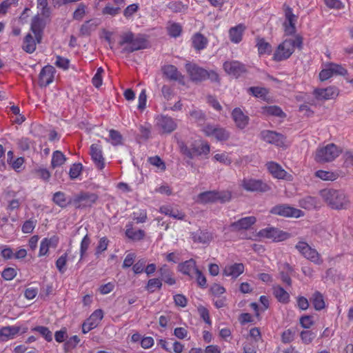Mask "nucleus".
I'll list each match as a JSON object with an SVG mask.
<instances>
[{"label":"nucleus","instance_id":"1","mask_svg":"<svg viewBox=\"0 0 353 353\" xmlns=\"http://www.w3.org/2000/svg\"><path fill=\"white\" fill-rule=\"evenodd\" d=\"M46 22L41 19L38 15L33 17L30 26L31 32L34 34V37L31 33L26 34L23 39L22 48L28 53H32L36 50L37 43L41 41L43 30Z\"/></svg>","mask_w":353,"mask_h":353},{"label":"nucleus","instance_id":"2","mask_svg":"<svg viewBox=\"0 0 353 353\" xmlns=\"http://www.w3.org/2000/svg\"><path fill=\"white\" fill-rule=\"evenodd\" d=\"M320 195L326 204L333 210H346L350 206V201L347 195L341 190L323 189L320 191Z\"/></svg>","mask_w":353,"mask_h":353},{"label":"nucleus","instance_id":"3","mask_svg":"<svg viewBox=\"0 0 353 353\" xmlns=\"http://www.w3.org/2000/svg\"><path fill=\"white\" fill-rule=\"evenodd\" d=\"M180 152L190 159L202 155L207 156L210 151V145L201 139H195L187 143L183 141H177Z\"/></svg>","mask_w":353,"mask_h":353},{"label":"nucleus","instance_id":"4","mask_svg":"<svg viewBox=\"0 0 353 353\" xmlns=\"http://www.w3.org/2000/svg\"><path fill=\"white\" fill-rule=\"evenodd\" d=\"M342 150L334 143H329L316 150L314 159L317 163H327L334 161Z\"/></svg>","mask_w":353,"mask_h":353},{"label":"nucleus","instance_id":"5","mask_svg":"<svg viewBox=\"0 0 353 353\" xmlns=\"http://www.w3.org/2000/svg\"><path fill=\"white\" fill-rule=\"evenodd\" d=\"M295 248L305 259L316 264H321L323 262L320 254L314 248L310 247L308 243L303 241H299L295 245Z\"/></svg>","mask_w":353,"mask_h":353},{"label":"nucleus","instance_id":"6","mask_svg":"<svg viewBox=\"0 0 353 353\" xmlns=\"http://www.w3.org/2000/svg\"><path fill=\"white\" fill-rule=\"evenodd\" d=\"M270 213L284 217L299 218L303 216L304 213L301 210L291 207L288 204H279L274 206L270 210Z\"/></svg>","mask_w":353,"mask_h":353},{"label":"nucleus","instance_id":"7","mask_svg":"<svg viewBox=\"0 0 353 353\" xmlns=\"http://www.w3.org/2000/svg\"><path fill=\"white\" fill-rule=\"evenodd\" d=\"M241 185L242 188L248 192L263 193L271 190L268 184L259 179H243Z\"/></svg>","mask_w":353,"mask_h":353},{"label":"nucleus","instance_id":"8","mask_svg":"<svg viewBox=\"0 0 353 353\" xmlns=\"http://www.w3.org/2000/svg\"><path fill=\"white\" fill-rule=\"evenodd\" d=\"M260 137L264 141L276 146L281 148L287 146L286 137L283 134L275 131L263 130L260 133Z\"/></svg>","mask_w":353,"mask_h":353},{"label":"nucleus","instance_id":"9","mask_svg":"<svg viewBox=\"0 0 353 353\" xmlns=\"http://www.w3.org/2000/svg\"><path fill=\"white\" fill-rule=\"evenodd\" d=\"M185 68L192 81L200 83L205 80L207 70L191 62L186 63Z\"/></svg>","mask_w":353,"mask_h":353},{"label":"nucleus","instance_id":"10","mask_svg":"<svg viewBox=\"0 0 353 353\" xmlns=\"http://www.w3.org/2000/svg\"><path fill=\"white\" fill-rule=\"evenodd\" d=\"M225 72L236 78H239L248 72L246 65L239 61H227L223 65Z\"/></svg>","mask_w":353,"mask_h":353},{"label":"nucleus","instance_id":"11","mask_svg":"<svg viewBox=\"0 0 353 353\" xmlns=\"http://www.w3.org/2000/svg\"><path fill=\"white\" fill-rule=\"evenodd\" d=\"M202 130L206 136H212L217 141H227L230 138V132L223 128L208 124L204 126Z\"/></svg>","mask_w":353,"mask_h":353},{"label":"nucleus","instance_id":"12","mask_svg":"<svg viewBox=\"0 0 353 353\" xmlns=\"http://www.w3.org/2000/svg\"><path fill=\"white\" fill-rule=\"evenodd\" d=\"M103 317V312L101 310H96L83 323L82 332L84 334L97 327Z\"/></svg>","mask_w":353,"mask_h":353},{"label":"nucleus","instance_id":"13","mask_svg":"<svg viewBox=\"0 0 353 353\" xmlns=\"http://www.w3.org/2000/svg\"><path fill=\"white\" fill-rule=\"evenodd\" d=\"M290 41L285 39L283 43L279 45L275 51L273 59L276 61H281L288 59L294 52Z\"/></svg>","mask_w":353,"mask_h":353},{"label":"nucleus","instance_id":"14","mask_svg":"<svg viewBox=\"0 0 353 353\" xmlns=\"http://www.w3.org/2000/svg\"><path fill=\"white\" fill-rule=\"evenodd\" d=\"M27 330V327L18 325L3 327L0 329V337L3 341H8L14 339L19 334L26 333Z\"/></svg>","mask_w":353,"mask_h":353},{"label":"nucleus","instance_id":"15","mask_svg":"<svg viewBox=\"0 0 353 353\" xmlns=\"http://www.w3.org/2000/svg\"><path fill=\"white\" fill-rule=\"evenodd\" d=\"M258 235L261 237L272 239L274 241H283L288 236L287 233L275 228H267L262 229L259 232Z\"/></svg>","mask_w":353,"mask_h":353},{"label":"nucleus","instance_id":"16","mask_svg":"<svg viewBox=\"0 0 353 353\" xmlns=\"http://www.w3.org/2000/svg\"><path fill=\"white\" fill-rule=\"evenodd\" d=\"M90 154L95 165L100 170L105 167L102 147L99 143H92L90 148Z\"/></svg>","mask_w":353,"mask_h":353},{"label":"nucleus","instance_id":"17","mask_svg":"<svg viewBox=\"0 0 353 353\" xmlns=\"http://www.w3.org/2000/svg\"><path fill=\"white\" fill-rule=\"evenodd\" d=\"M59 243V237L52 236L43 239L40 243L39 252L38 256L39 257L47 256L50 248H56Z\"/></svg>","mask_w":353,"mask_h":353},{"label":"nucleus","instance_id":"18","mask_svg":"<svg viewBox=\"0 0 353 353\" xmlns=\"http://www.w3.org/2000/svg\"><path fill=\"white\" fill-rule=\"evenodd\" d=\"M313 94L318 100H328L336 97L339 94V90L334 86L316 88L314 90Z\"/></svg>","mask_w":353,"mask_h":353},{"label":"nucleus","instance_id":"19","mask_svg":"<svg viewBox=\"0 0 353 353\" xmlns=\"http://www.w3.org/2000/svg\"><path fill=\"white\" fill-rule=\"evenodd\" d=\"M161 71L164 76L170 80L178 81L179 83L184 85V76L180 73L177 68L172 65H166L161 68Z\"/></svg>","mask_w":353,"mask_h":353},{"label":"nucleus","instance_id":"20","mask_svg":"<svg viewBox=\"0 0 353 353\" xmlns=\"http://www.w3.org/2000/svg\"><path fill=\"white\" fill-rule=\"evenodd\" d=\"M158 126L162 134H170L176 130V123L169 117L161 116L158 120Z\"/></svg>","mask_w":353,"mask_h":353},{"label":"nucleus","instance_id":"21","mask_svg":"<svg viewBox=\"0 0 353 353\" xmlns=\"http://www.w3.org/2000/svg\"><path fill=\"white\" fill-rule=\"evenodd\" d=\"M55 69L52 65L45 66L39 74V84L41 86H47L54 79Z\"/></svg>","mask_w":353,"mask_h":353},{"label":"nucleus","instance_id":"22","mask_svg":"<svg viewBox=\"0 0 353 353\" xmlns=\"http://www.w3.org/2000/svg\"><path fill=\"white\" fill-rule=\"evenodd\" d=\"M285 15L287 21L284 23L285 32L286 34L290 35L295 32V21L296 20V16L292 13V8L288 7L285 11Z\"/></svg>","mask_w":353,"mask_h":353},{"label":"nucleus","instance_id":"23","mask_svg":"<svg viewBox=\"0 0 353 353\" xmlns=\"http://www.w3.org/2000/svg\"><path fill=\"white\" fill-rule=\"evenodd\" d=\"M232 116L238 128L243 130L248 125L249 117L244 114L240 108H234L232 112Z\"/></svg>","mask_w":353,"mask_h":353},{"label":"nucleus","instance_id":"24","mask_svg":"<svg viewBox=\"0 0 353 353\" xmlns=\"http://www.w3.org/2000/svg\"><path fill=\"white\" fill-rule=\"evenodd\" d=\"M194 242L203 244L209 243L214 239L213 234L207 230H198L192 234Z\"/></svg>","mask_w":353,"mask_h":353},{"label":"nucleus","instance_id":"25","mask_svg":"<svg viewBox=\"0 0 353 353\" xmlns=\"http://www.w3.org/2000/svg\"><path fill=\"white\" fill-rule=\"evenodd\" d=\"M256 221L254 216H247L232 223L230 227L236 230H248L255 223Z\"/></svg>","mask_w":353,"mask_h":353},{"label":"nucleus","instance_id":"26","mask_svg":"<svg viewBox=\"0 0 353 353\" xmlns=\"http://www.w3.org/2000/svg\"><path fill=\"white\" fill-rule=\"evenodd\" d=\"M245 28V26L242 23L231 28L229 30V37L230 41L234 43H239L241 42Z\"/></svg>","mask_w":353,"mask_h":353},{"label":"nucleus","instance_id":"27","mask_svg":"<svg viewBox=\"0 0 353 353\" xmlns=\"http://www.w3.org/2000/svg\"><path fill=\"white\" fill-rule=\"evenodd\" d=\"M70 252V250H68L63 254L60 256L57 261H56V268H57L58 271L63 274L66 271V264L68 261H73L75 255L71 254L69 256V254Z\"/></svg>","mask_w":353,"mask_h":353},{"label":"nucleus","instance_id":"28","mask_svg":"<svg viewBox=\"0 0 353 353\" xmlns=\"http://www.w3.org/2000/svg\"><path fill=\"white\" fill-rule=\"evenodd\" d=\"M198 268H196V261L192 259L185 261L183 263H181L178 265V270L182 274L189 276L191 279L193 277L192 273H195L196 270Z\"/></svg>","mask_w":353,"mask_h":353},{"label":"nucleus","instance_id":"29","mask_svg":"<svg viewBox=\"0 0 353 353\" xmlns=\"http://www.w3.org/2000/svg\"><path fill=\"white\" fill-rule=\"evenodd\" d=\"M244 271V265L243 263H234L233 265H227L223 270V274L230 276L234 279L237 278Z\"/></svg>","mask_w":353,"mask_h":353},{"label":"nucleus","instance_id":"30","mask_svg":"<svg viewBox=\"0 0 353 353\" xmlns=\"http://www.w3.org/2000/svg\"><path fill=\"white\" fill-rule=\"evenodd\" d=\"M147 41L142 36L133 37L131 46H127L123 49L124 52H132L135 50L146 48Z\"/></svg>","mask_w":353,"mask_h":353},{"label":"nucleus","instance_id":"31","mask_svg":"<svg viewBox=\"0 0 353 353\" xmlns=\"http://www.w3.org/2000/svg\"><path fill=\"white\" fill-rule=\"evenodd\" d=\"M159 272L161 275V281H164V283L168 284L169 285H172L176 283V280L173 277V272L166 265H163L160 268Z\"/></svg>","mask_w":353,"mask_h":353},{"label":"nucleus","instance_id":"32","mask_svg":"<svg viewBox=\"0 0 353 353\" xmlns=\"http://www.w3.org/2000/svg\"><path fill=\"white\" fill-rule=\"evenodd\" d=\"M192 46L195 50L200 51L205 48L208 43V40L203 34L197 32L193 35L192 38Z\"/></svg>","mask_w":353,"mask_h":353},{"label":"nucleus","instance_id":"33","mask_svg":"<svg viewBox=\"0 0 353 353\" xmlns=\"http://www.w3.org/2000/svg\"><path fill=\"white\" fill-rule=\"evenodd\" d=\"M269 172L272 176L277 179H284L287 172L281 168L280 165L274 162H270L267 164Z\"/></svg>","mask_w":353,"mask_h":353},{"label":"nucleus","instance_id":"34","mask_svg":"<svg viewBox=\"0 0 353 353\" xmlns=\"http://www.w3.org/2000/svg\"><path fill=\"white\" fill-rule=\"evenodd\" d=\"M273 294L279 302L288 303L290 301L289 294L280 285L273 287Z\"/></svg>","mask_w":353,"mask_h":353},{"label":"nucleus","instance_id":"35","mask_svg":"<svg viewBox=\"0 0 353 353\" xmlns=\"http://www.w3.org/2000/svg\"><path fill=\"white\" fill-rule=\"evenodd\" d=\"M37 4L39 14L42 16V19L44 21L45 19H49L50 17V10L47 0H37Z\"/></svg>","mask_w":353,"mask_h":353},{"label":"nucleus","instance_id":"36","mask_svg":"<svg viewBox=\"0 0 353 353\" xmlns=\"http://www.w3.org/2000/svg\"><path fill=\"white\" fill-rule=\"evenodd\" d=\"M310 301L316 310H321L325 307V301L322 294L319 292H315Z\"/></svg>","mask_w":353,"mask_h":353},{"label":"nucleus","instance_id":"37","mask_svg":"<svg viewBox=\"0 0 353 353\" xmlns=\"http://www.w3.org/2000/svg\"><path fill=\"white\" fill-rule=\"evenodd\" d=\"M197 202L201 203L216 202V191H207L198 195Z\"/></svg>","mask_w":353,"mask_h":353},{"label":"nucleus","instance_id":"38","mask_svg":"<svg viewBox=\"0 0 353 353\" xmlns=\"http://www.w3.org/2000/svg\"><path fill=\"white\" fill-rule=\"evenodd\" d=\"M66 161L65 156L60 151L57 150L52 153L51 165L52 168L60 167Z\"/></svg>","mask_w":353,"mask_h":353},{"label":"nucleus","instance_id":"39","mask_svg":"<svg viewBox=\"0 0 353 353\" xmlns=\"http://www.w3.org/2000/svg\"><path fill=\"white\" fill-rule=\"evenodd\" d=\"M53 201L61 208H65L70 203V199L61 192H57L54 194Z\"/></svg>","mask_w":353,"mask_h":353},{"label":"nucleus","instance_id":"40","mask_svg":"<svg viewBox=\"0 0 353 353\" xmlns=\"http://www.w3.org/2000/svg\"><path fill=\"white\" fill-rule=\"evenodd\" d=\"M299 205L306 210H312L316 207L317 200L313 196H306L299 200Z\"/></svg>","mask_w":353,"mask_h":353},{"label":"nucleus","instance_id":"41","mask_svg":"<svg viewBox=\"0 0 353 353\" xmlns=\"http://www.w3.org/2000/svg\"><path fill=\"white\" fill-rule=\"evenodd\" d=\"M256 47L260 54L270 53L272 51L271 45L265 41L263 38L258 37L256 39Z\"/></svg>","mask_w":353,"mask_h":353},{"label":"nucleus","instance_id":"42","mask_svg":"<svg viewBox=\"0 0 353 353\" xmlns=\"http://www.w3.org/2000/svg\"><path fill=\"white\" fill-rule=\"evenodd\" d=\"M264 112H265L268 115L276 116L281 118L285 117V114L283 112V110L279 107L276 105H270L265 106L263 108Z\"/></svg>","mask_w":353,"mask_h":353},{"label":"nucleus","instance_id":"43","mask_svg":"<svg viewBox=\"0 0 353 353\" xmlns=\"http://www.w3.org/2000/svg\"><path fill=\"white\" fill-rule=\"evenodd\" d=\"M168 32L170 37H178L181 34L182 26L178 23H171L168 27Z\"/></svg>","mask_w":353,"mask_h":353},{"label":"nucleus","instance_id":"44","mask_svg":"<svg viewBox=\"0 0 353 353\" xmlns=\"http://www.w3.org/2000/svg\"><path fill=\"white\" fill-rule=\"evenodd\" d=\"M125 234L129 239L137 241L140 240L143 237L144 232L141 230H134L132 228L128 225Z\"/></svg>","mask_w":353,"mask_h":353},{"label":"nucleus","instance_id":"45","mask_svg":"<svg viewBox=\"0 0 353 353\" xmlns=\"http://www.w3.org/2000/svg\"><path fill=\"white\" fill-rule=\"evenodd\" d=\"M160 212L179 220H182L185 217V214L183 213L179 212L178 210L174 212L169 206L161 207L160 208Z\"/></svg>","mask_w":353,"mask_h":353},{"label":"nucleus","instance_id":"46","mask_svg":"<svg viewBox=\"0 0 353 353\" xmlns=\"http://www.w3.org/2000/svg\"><path fill=\"white\" fill-rule=\"evenodd\" d=\"M315 176L324 181H334L337 177V175L334 172L325 170L316 171L315 172Z\"/></svg>","mask_w":353,"mask_h":353},{"label":"nucleus","instance_id":"47","mask_svg":"<svg viewBox=\"0 0 353 353\" xmlns=\"http://www.w3.org/2000/svg\"><path fill=\"white\" fill-rule=\"evenodd\" d=\"M32 330L38 332L47 341H52V334L48 327L44 326H37Z\"/></svg>","mask_w":353,"mask_h":353},{"label":"nucleus","instance_id":"48","mask_svg":"<svg viewBox=\"0 0 353 353\" xmlns=\"http://www.w3.org/2000/svg\"><path fill=\"white\" fill-rule=\"evenodd\" d=\"M190 115L199 125H202L205 121V115L201 110H192Z\"/></svg>","mask_w":353,"mask_h":353},{"label":"nucleus","instance_id":"49","mask_svg":"<svg viewBox=\"0 0 353 353\" xmlns=\"http://www.w3.org/2000/svg\"><path fill=\"white\" fill-rule=\"evenodd\" d=\"M134 34L131 32L123 33L121 37L119 45L123 47V50L127 47L131 46Z\"/></svg>","mask_w":353,"mask_h":353},{"label":"nucleus","instance_id":"50","mask_svg":"<svg viewBox=\"0 0 353 353\" xmlns=\"http://www.w3.org/2000/svg\"><path fill=\"white\" fill-rule=\"evenodd\" d=\"M121 10V8L119 6H115L114 5H112L108 3L102 10V13L103 14H108L110 16H116L119 13Z\"/></svg>","mask_w":353,"mask_h":353},{"label":"nucleus","instance_id":"51","mask_svg":"<svg viewBox=\"0 0 353 353\" xmlns=\"http://www.w3.org/2000/svg\"><path fill=\"white\" fill-rule=\"evenodd\" d=\"M168 7L174 12H181L188 9V6L183 4L181 1L170 2Z\"/></svg>","mask_w":353,"mask_h":353},{"label":"nucleus","instance_id":"52","mask_svg":"<svg viewBox=\"0 0 353 353\" xmlns=\"http://www.w3.org/2000/svg\"><path fill=\"white\" fill-rule=\"evenodd\" d=\"M19 0H4L0 3V15H4L12 5H17Z\"/></svg>","mask_w":353,"mask_h":353},{"label":"nucleus","instance_id":"53","mask_svg":"<svg viewBox=\"0 0 353 353\" xmlns=\"http://www.w3.org/2000/svg\"><path fill=\"white\" fill-rule=\"evenodd\" d=\"M82 170V165L81 163H74L70 168L69 175L71 179H77L81 174Z\"/></svg>","mask_w":353,"mask_h":353},{"label":"nucleus","instance_id":"54","mask_svg":"<svg viewBox=\"0 0 353 353\" xmlns=\"http://www.w3.org/2000/svg\"><path fill=\"white\" fill-rule=\"evenodd\" d=\"M232 198L231 192L229 191L217 192L216 191V202L219 201L222 203L230 201Z\"/></svg>","mask_w":353,"mask_h":353},{"label":"nucleus","instance_id":"55","mask_svg":"<svg viewBox=\"0 0 353 353\" xmlns=\"http://www.w3.org/2000/svg\"><path fill=\"white\" fill-rule=\"evenodd\" d=\"M295 330L288 329L285 330L281 334V339L284 343L292 342L294 339Z\"/></svg>","mask_w":353,"mask_h":353},{"label":"nucleus","instance_id":"56","mask_svg":"<svg viewBox=\"0 0 353 353\" xmlns=\"http://www.w3.org/2000/svg\"><path fill=\"white\" fill-rule=\"evenodd\" d=\"M24 159L23 157H18L11 161L9 164L17 172L23 170Z\"/></svg>","mask_w":353,"mask_h":353},{"label":"nucleus","instance_id":"57","mask_svg":"<svg viewBox=\"0 0 353 353\" xmlns=\"http://www.w3.org/2000/svg\"><path fill=\"white\" fill-rule=\"evenodd\" d=\"M109 136L112 145H117L121 144L122 137L118 131L114 130H110Z\"/></svg>","mask_w":353,"mask_h":353},{"label":"nucleus","instance_id":"58","mask_svg":"<svg viewBox=\"0 0 353 353\" xmlns=\"http://www.w3.org/2000/svg\"><path fill=\"white\" fill-rule=\"evenodd\" d=\"M90 244V239L86 234L83 238L80 245V261L83 259Z\"/></svg>","mask_w":353,"mask_h":353},{"label":"nucleus","instance_id":"59","mask_svg":"<svg viewBox=\"0 0 353 353\" xmlns=\"http://www.w3.org/2000/svg\"><path fill=\"white\" fill-rule=\"evenodd\" d=\"M17 274L16 269L13 268H7L3 270L1 276L6 281L12 280Z\"/></svg>","mask_w":353,"mask_h":353},{"label":"nucleus","instance_id":"60","mask_svg":"<svg viewBox=\"0 0 353 353\" xmlns=\"http://www.w3.org/2000/svg\"><path fill=\"white\" fill-rule=\"evenodd\" d=\"M300 335L301 340L305 344L310 343L316 336L315 333L310 330L302 331Z\"/></svg>","mask_w":353,"mask_h":353},{"label":"nucleus","instance_id":"61","mask_svg":"<svg viewBox=\"0 0 353 353\" xmlns=\"http://www.w3.org/2000/svg\"><path fill=\"white\" fill-rule=\"evenodd\" d=\"M248 91L256 97H263L268 94L265 88L260 87H250Z\"/></svg>","mask_w":353,"mask_h":353},{"label":"nucleus","instance_id":"62","mask_svg":"<svg viewBox=\"0 0 353 353\" xmlns=\"http://www.w3.org/2000/svg\"><path fill=\"white\" fill-rule=\"evenodd\" d=\"M109 241L106 237H102L99 239L98 245L96 248V255H99L103 252L107 250Z\"/></svg>","mask_w":353,"mask_h":353},{"label":"nucleus","instance_id":"63","mask_svg":"<svg viewBox=\"0 0 353 353\" xmlns=\"http://www.w3.org/2000/svg\"><path fill=\"white\" fill-rule=\"evenodd\" d=\"M200 316L208 325H211V320L210 319V314L208 310L204 306L200 305L197 308Z\"/></svg>","mask_w":353,"mask_h":353},{"label":"nucleus","instance_id":"64","mask_svg":"<svg viewBox=\"0 0 353 353\" xmlns=\"http://www.w3.org/2000/svg\"><path fill=\"white\" fill-rule=\"evenodd\" d=\"M103 73V69L99 68L97 70L96 74L92 78V83L96 88H99L102 85V74Z\"/></svg>","mask_w":353,"mask_h":353}]
</instances>
